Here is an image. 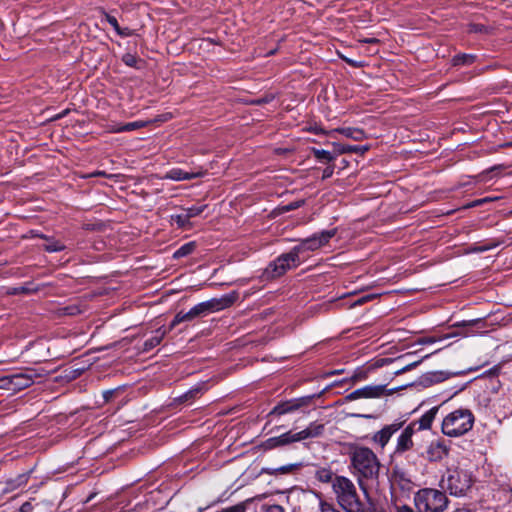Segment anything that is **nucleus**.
Wrapping results in <instances>:
<instances>
[{
	"mask_svg": "<svg viewBox=\"0 0 512 512\" xmlns=\"http://www.w3.org/2000/svg\"><path fill=\"white\" fill-rule=\"evenodd\" d=\"M351 473L356 477L361 489L365 490L368 482L377 481L380 472V461L368 447L356 446L349 453Z\"/></svg>",
	"mask_w": 512,
	"mask_h": 512,
	"instance_id": "1",
	"label": "nucleus"
},
{
	"mask_svg": "<svg viewBox=\"0 0 512 512\" xmlns=\"http://www.w3.org/2000/svg\"><path fill=\"white\" fill-rule=\"evenodd\" d=\"M337 503L346 512H365V507L361 502L355 484L346 476H338L332 487Z\"/></svg>",
	"mask_w": 512,
	"mask_h": 512,
	"instance_id": "2",
	"label": "nucleus"
},
{
	"mask_svg": "<svg viewBox=\"0 0 512 512\" xmlns=\"http://www.w3.org/2000/svg\"><path fill=\"white\" fill-rule=\"evenodd\" d=\"M474 421L475 418L471 410L459 408L444 417L441 431L448 437H460L473 428Z\"/></svg>",
	"mask_w": 512,
	"mask_h": 512,
	"instance_id": "3",
	"label": "nucleus"
},
{
	"mask_svg": "<svg viewBox=\"0 0 512 512\" xmlns=\"http://www.w3.org/2000/svg\"><path fill=\"white\" fill-rule=\"evenodd\" d=\"M413 500L418 512H444L449 504L444 491L428 487L416 491Z\"/></svg>",
	"mask_w": 512,
	"mask_h": 512,
	"instance_id": "4",
	"label": "nucleus"
},
{
	"mask_svg": "<svg viewBox=\"0 0 512 512\" xmlns=\"http://www.w3.org/2000/svg\"><path fill=\"white\" fill-rule=\"evenodd\" d=\"M391 498L392 501H406L416 488V483L409 473L401 468H394L391 472Z\"/></svg>",
	"mask_w": 512,
	"mask_h": 512,
	"instance_id": "5",
	"label": "nucleus"
},
{
	"mask_svg": "<svg viewBox=\"0 0 512 512\" xmlns=\"http://www.w3.org/2000/svg\"><path fill=\"white\" fill-rule=\"evenodd\" d=\"M472 483L471 473L462 469L450 471L447 477L441 480L442 488L449 491L451 495L458 497L465 495L471 488Z\"/></svg>",
	"mask_w": 512,
	"mask_h": 512,
	"instance_id": "6",
	"label": "nucleus"
},
{
	"mask_svg": "<svg viewBox=\"0 0 512 512\" xmlns=\"http://www.w3.org/2000/svg\"><path fill=\"white\" fill-rule=\"evenodd\" d=\"M336 234V229L324 230L319 233H315L310 237L302 239L300 243L294 246L292 249L297 254L301 262L304 261L308 255V252H313L319 248L325 246L331 238Z\"/></svg>",
	"mask_w": 512,
	"mask_h": 512,
	"instance_id": "7",
	"label": "nucleus"
},
{
	"mask_svg": "<svg viewBox=\"0 0 512 512\" xmlns=\"http://www.w3.org/2000/svg\"><path fill=\"white\" fill-rule=\"evenodd\" d=\"M301 259L297 256L293 249L289 252L281 254L267 268L272 277H279L287 270L296 268L301 264Z\"/></svg>",
	"mask_w": 512,
	"mask_h": 512,
	"instance_id": "8",
	"label": "nucleus"
},
{
	"mask_svg": "<svg viewBox=\"0 0 512 512\" xmlns=\"http://www.w3.org/2000/svg\"><path fill=\"white\" fill-rule=\"evenodd\" d=\"M450 442L438 438L432 440L426 447L425 451L421 453V457L429 462H440L449 455Z\"/></svg>",
	"mask_w": 512,
	"mask_h": 512,
	"instance_id": "9",
	"label": "nucleus"
},
{
	"mask_svg": "<svg viewBox=\"0 0 512 512\" xmlns=\"http://www.w3.org/2000/svg\"><path fill=\"white\" fill-rule=\"evenodd\" d=\"M314 397V395H308L280 402L269 412V415L282 416L285 414L293 413L303 407L309 406L312 403Z\"/></svg>",
	"mask_w": 512,
	"mask_h": 512,
	"instance_id": "10",
	"label": "nucleus"
},
{
	"mask_svg": "<svg viewBox=\"0 0 512 512\" xmlns=\"http://www.w3.org/2000/svg\"><path fill=\"white\" fill-rule=\"evenodd\" d=\"M416 423H410L406 426L397 437L394 455L401 456L414 446L413 435L415 434Z\"/></svg>",
	"mask_w": 512,
	"mask_h": 512,
	"instance_id": "11",
	"label": "nucleus"
},
{
	"mask_svg": "<svg viewBox=\"0 0 512 512\" xmlns=\"http://www.w3.org/2000/svg\"><path fill=\"white\" fill-rule=\"evenodd\" d=\"M296 442H298V440L296 439L295 432L290 430V431H287L279 436L270 437V438L264 440L260 444V448L263 451H270L273 449H278V448H283V447L289 446Z\"/></svg>",
	"mask_w": 512,
	"mask_h": 512,
	"instance_id": "12",
	"label": "nucleus"
},
{
	"mask_svg": "<svg viewBox=\"0 0 512 512\" xmlns=\"http://www.w3.org/2000/svg\"><path fill=\"white\" fill-rule=\"evenodd\" d=\"M385 385H367L349 393L345 398L353 401L361 398H379L385 394Z\"/></svg>",
	"mask_w": 512,
	"mask_h": 512,
	"instance_id": "13",
	"label": "nucleus"
},
{
	"mask_svg": "<svg viewBox=\"0 0 512 512\" xmlns=\"http://www.w3.org/2000/svg\"><path fill=\"white\" fill-rule=\"evenodd\" d=\"M231 301L226 298H213L195 305V309L199 317L206 316L210 313L220 311L230 305Z\"/></svg>",
	"mask_w": 512,
	"mask_h": 512,
	"instance_id": "14",
	"label": "nucleus"
},
{
	"mask_svg": "<svg viewBox=\"0 0 512 512\" xmlns=\"http://www.w3.org/2000/svg\"><path fill=\"white\" fill-rule=\"evenodd\" d=\"M403 423L395 422L389 425H385L381 430L374 433L372 441L374 444L384 449L390 441L391 437L401 429Z\"/></svg>",
	"mask_w": 512,
	"mask_h": 512,
	"instance_id": "15",
	"label": "nucleus"
},
{
	"mask_svg": "<svg viewBox=\"0 0 512 512\" xmlns=\"http://www.w3.org/2000/svg\"><path fill=\"white\" fill-rule=\"evenodd\" d=\"M34 383V373L31 370L10 374V391L18 392Z\"/></svg>",
	"mask_w": 512,
	"mask_h": 512,
	"instance_id": "16",
	"label": "nucleus"
},
{
	"mask_svg": "<svg viewBox=\"0 0 512 512\" xmlns=\"http://www.w3.org/2000/svg\"><path fill=\"white\" fill-rule=\"evenodd\" d=\"M324 430L325 426L323 423L314 421L311 422L305 429L299 432H295V435L298 442H301L307 439L320 437L321 435H323Z\"/></svg>",
	"mask_w": 512,
	"mask_h": 512,
	"instance_id": "17",
	"label": "nucleus"
},
{
	"mask_svg": "<svg viewBox=\"0 0 512 512\" xmlns=\"http://www.w3.org/2000/svg\"><path fill=\"white\" fill-rule=\"evenodd\" d=\"M33 472V469H30L29 471L19 474L14 478H10L5 481V483H0V485H4V487L1 488L2 492L4 493H10L15 490H17L20 487L25 486L28 483V480Z\"/></svg>",
	"mask_w": 512,
	"mask_h": 512,
	"instance_id": "18",
	"label": "nucleus"
},
{
	"mask_svg": "<svg viewBox=\"0 0 512 512\" xmlns=\"http://www.w3.org/2000/svg\"><path fill=\"white\" fill-rule=\"evenodd\" d=\"M169 331V328L164 327H159L153 331V335L144 341L142 352H149L158 346Z\"/></svg>",
	"mask_w": 512,
	"mask_h": 512,
	"instance_id": "19",
	"label": "nucleus"
},
{
	"mask_svg": "<svg viewBox=\"0 0 512 512\" xmlns=\"http://www.w3.org/2000/svg\"><path fill=\"white\" fill-rule=\"evenodd\" d=\"M339 475H336L330 466H316L314 472V478L323 484L333 485L335 479Z\"/></svg>",
	"mask_w": 512,
	"mask_h": 512,
	"instance_id": "20",
	"label": "nucleus"
},
{
	"mask_svg": "<svg viewBox=\"0 0 512 512\" xmlns=\"http://www.w3.org/2000/svg\"><path fill=\"white\" fill-rule=\"evenodd\" d=\"M200 173H190L186 172L180 168H172L169 171L166 172L164 178L170 179L174 181H184V180H191L199 177Z\"/></svg>",
	"mask_w": 512,
	"mask_h": 512,
	"instance_id": "21",
	"label": "nucleus"
},
{
	"mask_svg": "<svg viewBox=\"0 0 512 512\" xmlns=\"http://www.w3.org/2000/svg\"><path fill=\"white\" fill-rule=\"evenodd\" d=\"M198 317L199 316L194 306L188 312L180 311L175 315L174 319L172 320L169 326V330L174 329L178 324L182 322L192 321Z\"/></svg>",
	"mask_w": 512,
	"mask_h": 512,
	"instance_id": "22",
	"label": "nucleus"
},
{
	"mask_svg": "<svg viewBox=\"0 0 512 512\" xmlns=\"http://www.w3.org/2000/svg\"><path fill=\"white\" fill-rule=\"evenodd\" d=\"M198 317L199 316L194 306L188 312L180 311L175 315L174 319L172 320L169 326V330L174 329L178 324L182 322L192 321Z\"/></svg>",
	"mask_w": 512,
	"mask_h": 512,
	"instance_id": "23",
	"label": "nucleus"
},
{
	"mask_svg": "<svg viewBox=\"0 0 512 512\" xmlns=\"http://www.w3.org/2000/svg\"><path fill=\"white\" fill-rule=\"evenodd\" d=\"M198 317L199 316L194 306L188 312L180 311L175 315L174 319L172 320L169 326V330L174 329L178 324L182 322L192 321Z\"/></svg>",
	"mask_w": 512,
	"mask_h": 512,
	"instance_id": "24",
	"label": "nucleus"
},
{
	"mask_svg": "<svg viewBox=\"0 0 512 512\" xmlns=\"http://www.w3.org/2000/svg\"><path fill=\"white\" fill-rule=\"evenodd\" d=\"M145 125H146L145 122H142V121H134V122L126 123V124L115 123L109 127V131L112 133L134 131V130L143 128Z\"/></svg>",
	"mask_w": 512,
	"mask_h": 512,
	"instance_id": "25",
	"label": "nucleus"
},
{
	"mask_svg": "<svg viewBox=\"0 0 512 512\" xmlns=\"http://www.w3.org/2000/svg\"><path fill=\"white\" fill-rule=\"evenodd\" d=\"M438 410V406L432 407L427 412H425L417 422H415L416 424L418 423L420 430L431 428V425L436 417Z\"/></svg>",
	"mask_w": 512,
	"mask_h": 512,
	"instance_id": "26",
	"label": "nucleus"
},
{
	"mask_svg": "<svg viewBox=\"0 0 512 512\" xmlns=\"http://www.w3.org/2000/svg\"><path fill=\"white\" fill-rule=\"evenodd\" d=\"M338 132L347 138H351L355 141H361L365 137V133L362 129L352 128V127H344L338 129Z\"/></svg>",
	"mask_w": 512,
	"mask_h": 512,
	"instance_id": "27",
	"label": "nucleus"
},
{
	"mask_svg": "<svg viewBox=\"0 0 512 512\" xmlns=\"http://www.w3.org/2000/svg\"><path fill=\"white\" fill-rule=\"evenodd\" d=\"M474 54H457L452 59L453 66H470L476 61Z\"/></svg>",
	"mask_w": 512,
	"mask_h": 512,
	"instance_id": "28",
	"label": "nucleus"
},
{
	"mask_svg": "<svg viewBox=\"0 0 512 512\" xmlns=\"http://www.w3.org/2000/svg\"><path fill=\"white\" fill-rule=\"evenodd\" d=\"M196 248V244L195 242H188V243H185L184 245H182L181 247H179L173 254V257L175 259H180L182 257H185V256H188L190 255L191 253H193V251L195 250Z\"/></svg>",
	"mask_w": 512,
	"mask_h": 512,
	"instance_id": "29",
	"label": "nucleus"
},
{
	"mask_svg": "<svg viewBox=\"0 0 512 512\" xmlns=\"http://www.w3.org/2000/svg\"><path fill=\"white\" fill-rule=\"evenodd\" d=\"M203 393V385H197L192 387L190 390L181 395L178 400L180 402H186L192 399L197 398L199 395Z\"/></svg>",
	"mask_w": 512,
	"mask_h": 512,
	"instance_id": "30",
	"label": "nucleus"
},
{
	"mask_svg": "<svg viewBox=\"0 0 512 512\" xmlns=\"http://www.w3.org/2000/svg\"><path fill=\"white\" fill-rule=\"evenodd\" d=\"M312 153L319 161L332 162L335 159V156L330 151L324 149L313 148Z\"/></svg>",
	"mask_w": 512,
	"mask_h": 512,
	"instance_id": "31",
	"label": "nucleus"
},
{
	"mask_svg": "<svg viewBox=\"0 0 512 512\" xmlns=\"http://www.w3.org/2000/svg\"><path fill=\"white\" fill-rule=\"evenodd\" d=\"M122 62L129 67L139 69V64L142 62L141 59H139L135 54L132 53H125L122 56Z\"/></svg>",
	"mask_w": 512,
	"mask_h": 512,
	"instance_id": "32",
	"label": "nucleus"
},
{
	"mask_svg": "<svg viewBox=\"0 0 512 512\" xmlns=\"http://www.w3.org/2000/svg\"><path fill=\"white\" fill-rule=\"evenodd\" d=\"M65 249V245L59 241L54 239H48V242L44 245V250L47 252H60Z\"/></svg>",
	"mask_w": 512,
	"mask_h": 512,
	"instance_id": "33",
	"label": "nucleus"
},
{
	"mask_svg": "<svg viewBox=\"0 0 512 512\" xmlns=\"http://www.w3.org/2000/svg\"><path fill=\"white\" fill-rule=\"evenodd\" d=\"M206 205H193L191 207L185 208L184 213L186 214V217L189 219L194 218L198 215H200L204 210L206 209Z\"/></svg>",
	"mask_w": 512,
	"mask_h": 512,
	"instance_id": "34",
	"label": "nucleus"
},
{
	"mask_svg": "<svg viewBox=\"0 0 512 512\" xmlns=\"http://www.w3.org/2000/svg\"><path fill=\"white\" fill-rule=\"evenodd\" d=\"M316 496L319 498V511L320 512H340L335 508L332 503H329L322 499L320 493H316Z\"/></svg>",
	"mask_w": 512,
	"mask_h": 512,
	"instance_id": "35",
	"label": "nucleus"
},
{
	"mask_svg": "<svg viewBox=\"0 0 512 512\" xmlns=\"http://www.w3.org/2000/svg\"><path fill=\"white\" fill-rule=\"evenodd\" d=\"M171 218L179 228L190 227V219L186 217L184 212L178 215H173Z\"/></svg>",
	"mask_w": 512,
	"mask_h": 512,
	"instance_id": "36",
	"label": "nucleus"
},
{
	"mask_svg": "<svg viewBox=\"0 0 512 512\" xmlns=\"http://www.w3.org/2000/svg\"><path fill=\"white\" fill-rule=\"evenodd\" d=\"M394 512H418L405 504V501H392Z\"/></svg>",
	"mask_w": 512,
	"mask_h": 512,
	"instance_id": "37",
	"label": "nucleus"
},
{
	"mask_svg": "<svg viewBox=\"0 0 512 512\" xmlns=\"http://www.w3.org/2000/svg\"><path fill=\"white\" fill-rule=\"evenodd\" d=\"M260 512H285L284 508L280 505H262L260 508Z\"/></svg>",
	"mask_w": 512,
	"mask_h": 512,
	"instance_id": "38",
	"label": "nucleus"
},
{
	"mask_svg": "<svg viewBox=\"0 0 512 512\" xmlns=\"http://www.w3.org/2000/svg\"><path fill=\"white\" fill-rule=\"evenodd\" d=\"M303 204H304L303 200L294 201V202H291V203H289V204H287L285 206H282L281 210L283 212H289V211H292V210L300 208Z\"/></svg>",
	"mask_w": 512,
	"mask_h": 512,
	"instance_id": "39",
	"label": "nucleus"
},
{
	"mask_svg": "<svg viewBox=\"0 0 512 512\" xmlns=\"http://www.w3.org/2000/svg\"><path fill=\"white\" fill-rule=\"evenodd\" d=\"M374 298H375V295L367 294V295L361 296L358 299H356L350 306L351 307L360 306L368 301H371Z\"/></svg>",
	"mask_w": 512,
	"mask_h": 512,
	"instance_id": "40",
	"label": "nucleus"
},
{
	"mask_svg": "<svg viewBox=\"0 0 512 512\" xmlns=\"http://www.w3.org/2000/svg\"><path fill=\"white\" fill-rule=\"evenodd\" d=\"M498 245H500V242H491V243L483 245V246L475 247V248L472 249V251H474V252H485V251H488V250H491V249L497 247Z\"/></svg>",
	"mask_w": 512,
	"mask_h": 512,
	"instance_id": "41",
	"label": "nucleus"
},
{
	"mask_svg": "<svg viewBox=\"0 0 512 512\" xmlns=\"http://www.w3.org/2000/svg\"><path fill=\"white\" fill-rule=\"evenodd\" d=\"M0 389L10 391V374L0 376Z\"/></svg>",
	"mask_w": 512,
	"mask_h": 512,
	"instance_id": "42",
	"label": "nucleus"
},
{
	"mask_svg": "<svg viewBox=\"0 0 512 512\" xmlns=\"http://www.w3.org/2000/svg\"><path fill=\"white\" fill-rule=\"evenodd\" d=\"M104 17H105V20L113 27V29L116 32L120 27L117 19L108 13H105Z\"/></svg>",
	"mask_w": 512,
	"mask_h": 512,
	"instance_id": "43",
	"label": "nucleus"
},
{
	"mask_svg": "<svg viewBox=\"0 0 512 512\" xmlns=\"http://www.w3.org/2000/svg\"><path fill=\"white\" fill-rule=\"evenodd\" d=\"M368 148L366 146H358V145H353V146H347L345 148H343L342 152H354V153H358V152H364L366 151Z\"/></svg>",
	"mask_w": 512,
	"mask_h": 512,
	"instance_id": "44",
	"label": "nucleus"
},
{
	"mask_svg": "<svg viewBox=\"0 0 512 512\" xmlns=\"http://www.w3.org/2000/svg\"><path fill=\"white\" fill-rule=\"evenodd\" d=\"M274 99V95H266L264 97L257 98L253 101L254 104L262 105L271 102Z\"/></svg>",
	"mask_w": 512,
	"mask_h": 512,
	"instance_id": "45",
	"label": "nucleus"
},
{
	"mask_svg": "<svg viewBox=\"0 0 512 512\" xmlns=\"http://www.w3.org/2000/svg\"><path fill=\"white\" fill-rule=\"evenodd\" d=\"M63 311H64V314H66V315H76V314L80 313L79 307L75 306V305L67 306L63 309Z\"/></svg>",
	"mask_w": 512,
	"mask_h": 512,
	"instance_id": "46",
	"label": "nucleus"
},
{
	"mask_svg": "<svg viewBox=\"0 0 512 512\" xmlns=\"http://www.w3.org/2000/svg\"><path fill=\"white\" fill-rule=\"evenodd\" d=\"M116 33L121 37H130L133 34L132 30L128 27H124V28L119 27V29L116 31Z\"/></svg>",
	"mask_w": 512,
	"mask_h": 512,
	"instance_id": "47",
	"label": "nucleus"
},
{
	"mask_svg": "<svg viewBox=\"0 0 512 512\" xmlns=\"http://www.w3.org/2000/svg\"><path fill=\"white\" fill-rule=\"evenodd\" d=\"M334 173V165H329L323 170L322 180L330 178Z\"/></svg>",
	"mask_w": 512,
	"mask_h": 512,
	"instance_id": "48",
	"label": "nucleus"
},
{
	"mask_svg": "<svg viewBox=\"0 0 512 512\" xmlns=\"http://www.w3.org/2000/svg\"><path fill=\"white\" fill-rule=\"evenodd\" d=\"M433 377L435 381L439 382L445 380L447 378V375H445L444 372H436L433 374Z\"/></svg>",
	"mask_w": 512,
	"mask_h": 512,
	"instance_id": "49",
	"label": "nucleus"
},
{
	"mask_svg": "<svg viewBox=\"0 0 512 512\" xmlns=\"http://www.w3.org/2000/svg\"><path fill=\"white\" fill-rule=\"evenodd\" d=\"M115 393V390H106L103 392V397L105 401H109Z\"/></svg>",
	"mask_w": 512,
	"mask_h": 512,
	"instance_id": "50",
	"label": "nucleus"
},
{
	"mask_svg": "<svg viewBox=\"0 0 512 512\" xmlns=\"http://www.w3.org/2000/svg\"><path fill=\"white\" fill-rule=\"evenodd\" d=\"M31 509V504L28 503V502H25L21 508H20V511L21 512H28L29 510Z\"/></svg>",
	"mask_w": 512,
	"mask_h": 512,
	"instance_id": "51",
	"label": "nucleus"
},
{
	"mask_svg": "<svg viewBox=\"0 0 512 512\" xmlns=\"http://www.w3.org/2000/svg\"><path fill=\"white\" fill-rule=\"evenodd\" d=\"M292 467H293L292 465H290V466H283V467H280L278 470L281 471L282 473H286V472H289Z\"/></svg>",
	"mask_w": 512,
	"mask_h": 512,
	"instance_id": "52",
	"label": "nucleus"
},
{
	"mask_svg": "<svg viewBox=\"0 0 512 512\" xmlns=\"http://www.w3.org/2000/svg\"><path fill=\"white\" fill-rule=\"evenodd\" d=\"M487 201H488V198H484V199L476 200V201L472 204V206L481 205V204H483V203H485V202H487Z\"/></svg>",
	"mask_w": 512,
	"mask_h": 512,
	"instance_id": "53",
	"label": "nucleus"
},
{
	"mask_svg": "<svg viewBox=\"0 0 512 512\" xmlns=\"http://www.w3.org/2000/svg\"><path fill=\"white\" fill-rule=\"evenodd\" d=\"M25 291H26V289L24 287H20V288H15L11 293L17 294V293L25 292Z\"/></svg>",
	"mask_w": 512,
	"mask_h": 512,
	"instance_id": "54",
	"label": "nucleus"
},
{
	"mask_svg": "<svg viewBox=\"0 0 512 512\" xmlns=\"http://www.w3.org/2000/svg\"><path fill=\"white\" fill-rule=\"evenodd\" d=\"M452 512H472L470 509L467 508H458Z\"/></svg>",
	"mask_w": 512,
	"mask_h": 512,
	"instance_id": "55",
	"label": "nucleus"
},
{
	"mask_svg": "<svg viewBox=\"0 0 512 512\" xmlns=\"http://www.w3.org/2000/svg\"><path fill=\"white\" fill-rule=\"evenodd\" d=\"M478 321L477 320H472V321H468V322H462V325H474L475 323H477Z\"/></svg>",
	"mask_w": 512,
	"mask_h": 512,
	"instance_id": "56",
	"label": "nucleus"
},
{
	"mask_svg": "<svg viewBox=\"0 0 512 512\" xmlns=\"http://www.w3.org/2000/svg\"><path fill=\"white\" fill-rule=\"evenodd\" d=\"M377 41H378V40H377V39H375V38H370V39H365V40H364V42H365V43H375V42H377Z\"/></svg>",
	"mask_w": 512,
	"mask_h": 512,
	"instance_id": "57",
	"label": "nucleus"
},
{
	"mask_svg": "<svg viewBox=\"0 0 512 512\" xmlns=\"http://www.w3.org/2000/svg\"><path fill=\"white\" fill-rule=\"evenodd\" d=\"M103 174H104L103 172H95V173H93L92 175H93V176H99V175H103Z\"/></svg>",
	"mask_w": 512,
	"mask_h": 512,
	"instance_id": "58",
	"label": "nucleus"
},
{
	"mask_svg": "<svg viewBox=\"0 0 512 512\" xmlns=\"http://www.w3.org/2000/svg\"><path fill=\"white\" fill-rule=\"evenodd\" d=\"M419 362H414L413 364L409 365V367H414L418 364Z\"/></svg>",
	"mask_w": 512,
	"mask_h": 512,
	"instance_id": "59",
	"label": "nucleus"
},
{
	"mask_svg": "<svg viewBox=\"0 0 512 512\" xmlns=\"http://www.w3.org/2000/svg\"><path fill=\"white\" fill-rule=\"evenodd\" d=\"M347 62L353 66H355V64L351 61V60H347Z\"/></svg>",
	"mask_w": 512,
	"mask_h": 512,
	"instance_id": "60",
	"label": "nucleus"
}]
</instances>
